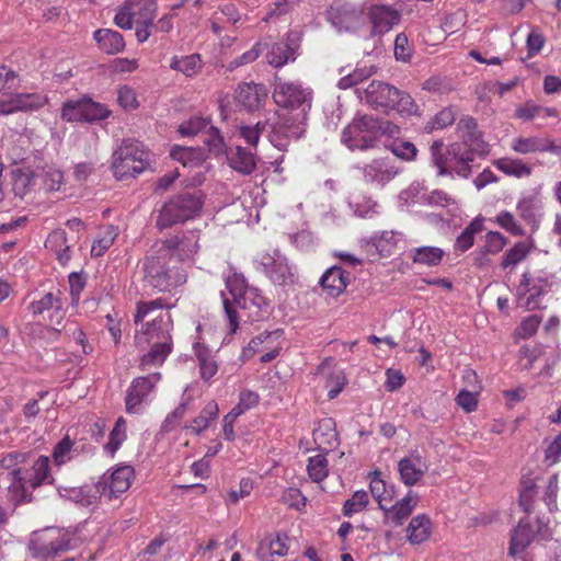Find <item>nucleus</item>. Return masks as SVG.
Segmentation results:
<instances>
[{
	"mask_svg": "<svg viewBox=\"0 0 561 561\" xmlns=\"http://www.w3.org/2000/svg\"><path fill=\"white\" fill-rule=\"evenodd\" d=\"M140 272L144 286L157 293H173L187 280L184 265L156 243L140 261Z\"/></svg>",
	"mask_w": 561,
	"mask_h": 561,
	"instance_id": "1",
	"label": "nucleus"
},
{
	"mask_svg": "<svg viewBox=\"0 0 561 561\" xmlns=\"http://www.w3.org/2000/svg\"><path fill=\"white\" fill-rule=\"evenodd\" d=\"M204 202V193L196 188L173 195L159 209L156 227L162 231L194 219L199 215Z\"/></svg>",
	"mask_w": 561,
	"mask_h": 561,
	"instance_id": "2",
	"label": "nucleus"
},
{
	"mask_svg": "<svg viewBox=\"0 0 561 561\" xmlns=\"http://www.w3.org/2000/svg\"><path fill=\"white\" fill-rule=\"evenodd\" d=\"M33 477L22 476V471L8 472L11 483L8 486V501L16 507L21 504L32 503L35 497L31 490H35L45 483H53L49 458L41 455L33 461Z\"/></svg>",
	"mask_w": 561,
	"mask_h": 561,
	"instance_id": "3",
	"label": "nucleus"
},
{
	"mask_svg": "<svg viewBox=\"0 0 561 561\" xmlns=\"http://www.w3.org/2000/svg\"><path fill=\"white\" fill-rule=\"evenodd\" d=\"M267 138L278 150H287L293 140H299L306 133L307 114L305 110L294 113L279 110L275 118H268Z\"/></svg>",
	"mask_w": 561,
	"mask_h": 561,
	"instance_id": "4",
	"label": "nucleus"
},
{
	"mask_svg": "<svg viewBox=\"0 0 561 561\" xmlns=\"http://www.w3.org/2000/svg\"><path fill=\"white\" fill-rule=\"evenodd\" d=\"M149 153L135 140H124L113 153L112 171L119 180L136 178L149 165Z\"/></svg>",
	"mask_w": 561,
	"mask_h": 561,
	"instance_id": "5",
	"label": "nucleus"
},
{
	"mask_svg": "<svg viewBox=\"0 0 561 561\" xmlns=\"http://www.w3.org/2000/svg\"><path fill=\"white\" fill-rule=\"evenodd\" d=\"M459 134L461 140L449 145V153L459 162L456 174L468 179L471 175V163L476 160V157H485L490 149L480 130Z\"/></svg>",
	"mask_w": 561,
	"mask_h": 561,
	"instance_id": "6",
	"label": "nucleus"
},
{
	"mask_svg": "<svg viewBox=\"0 0 561 561\" xmlns=\"http://www.w3.org/2000/svg\"><path fill=\"white\" fill-rule=\"evenodd\" d=\"M366 10L359 3L333 0L325 10V19L337 32L357 33L367 26Z\"/></svg>",
	"mask_w": 561,
	"mask_h": 561,
	"instance_id": "7",
	"label": "nucleus"
},
{
	"mask_svg": "<svg viewBox=\"0 0 561 561\" xmlns=\"http://www.w3.org/2000/svg\"><path fill=\"white\" fill-rule=\"evenodd\" d=\"M256 262L259 263L260 271L264 273L273 285L288 289L298 283L296 267L289 264L288 259L279 250L260 254Z\"/></svg>",
	"mask_w": 561,
	"mask_h": 561,
	"instance_id": "8",
	"label": "nucleus"
},
{
	"mask_svg": "<svg viewBox=\"0 0 561 561\" xmlns=\"http://www.w3.org/2000/svg\"><path fill=\"white\" fill-rule=\"evenodd\" d=\"M71 535L57 527H47L35 531L30 540L28 549L35 558H48L70 548Z\"/></svg>",
	"mask_w": 561,
	"mask_h": 561,
	"instance_id": "9",
	"label": "nucleus"
},
{
	"mask_svg": "<svg viewBox=\"0 0 561 561\" xmlns=\"http://www.w3.org/2000/svg\"><path fill=\"white\" fill-rule=\"evenodd\" d=\"M199 230H186L176 234L167 237L165 239L154 242L168 254L179 260V264L190 261L198 252L199 249Z\"/></svg>",
	"mask_w": 561,
	"mask_h": 561,
	"instance_id": "10",
	"label": "nucleus"
},
{
	"mask_svg": "<svg viewBox=\"0 0 561 561\" xmlns=\"http://www.w3.org/2000/svg\"><path fill=\"white\" fill-rule=\"evenodd\" d=\"M373 115H363L355 118L347 125L341 135V141L348 149L367 150L377 146L375 133L373 131Z\"/></svg>",
	"mask_w": 561,
	"mask_h": 561,
	"instance_id": "11",
	"label": "nucleus"
},
{
	"mask_svg": "<svg viewBox=\"0 0 561 561\" xmlns=\"http://www.w3.org/2000/svg\"><path fill=\"white\" fill-rule=\"evenodd\" d=\"M552 282L547 276L533 277L525 272L518 286V301L527 310L541 307V297L551 290Z\"/></svg>",
	"mask_w": 561,
	"mask_h": 561,
	"instance_id": "12",
	"label": "nucleus"
},
{
	"mask_svg": "<svg viewBox=\"0 0 561 561\" xmlns=\"http://www.w3.org/2000/svg\"><path fill=\"white\" fill-rule=\"evenodd\" d=\"M301 44V33L299 31H289L285 36L270 46L266 53L267 62L275 67L280 68L289 61H295Z\"/></svg>",
	"mask_w": 561,
	"mask_h": 561,
	"instance_id": "13",
	"label": "nucleus"
},
{
	"mask_svg": "<svg viewBox=\"0 0 561 561\" xmlns=\"http://www.w3.org/2000/svg\"><path fill=\"white\" fill-rule=\"evenodd\" d=\"M366 16L367 23L370 24L369 38L381 37L398 25L402 19L400 11L386 4L369 5L366 10Z\"/></svg>",
	"mask_w": 561,
	"mask_h": 561,
	"instance_id": "14",
	"label": "nucleus"
},
{
	"mask_svg": "<svg viewBox=\"0 0 561 561\" xmlns=\"http://www.w3.org/2000/svg\"><path fill=\"white\" fill-rule=\"evenodd\" d=\"M135 478V470L129 465L117 466L108 476L103 474L98 481L104 497L107 500L117 499L125 493Z\"/></svg>",
	"mask_w": 561,
	"mask_h": 561,
	"instance_id": "15",
	"label": "nucleus"
},
{
	"mask_svg": "<svg viewBox=\"0 0 561 561\" xmlns=\"http://www.w3.org/2000/svg\"><path fill=\"white\" fill-rule=\"evenodd\" d=\"M273 99L282 110L298 112L305 110L306 113L310 108L307 94L300 85L295 83L283 82L275 85Z\"/></svg>",
	"mask_w": 561,
	"mask_h": 561,
	"instance_id": "16",
	"label": "nucleus"
},
{
	"mask_svg": "<svg viewBox=\"0 0 561 561\" xmlns=\"http://www.w3.org/2000/svg\"><path fill=\"white\" fill-rule=\"evenodd\" d=\"M173 328V321L170 313L159 316L151 321L145 323L140 332L135 335V342L137 346H141L142 343L162 342L164 337L169 339V343H173L171 330Z\"/></svg>",
	"mask_w": 561,
	"mask_h": 561,
	"instance_id": "17",
	"label": "nucleus"
},
{
	"mask_svg": "<svg viewBox=\"0 0 561 561\" xmlns=\"http://www.w3.org/2000/svg\"><path fill=\"white\" fill-rule=\"evenodd\" d=\"M160 380V374L154 373L149 376L135 378L127 389L125 397V407L127 413H137L140 404L147 399L148 394L154 389Z\"/></svg>",
	"mask_w": 561,
	"mask_h": 561,
	"instance_id": "18",
	"label": "nucleus"
},
{
	"mask_svg": "<svg viewBox=\"0 0 561 561\" xmlns=\"http://www.w3.org/2000/svg\"><path fill=\"white\" fill-rule=\"evenodd\" d=\"M267 99V89L262 83L243 82L238 84L234 91V100L238 106L247 112L259 111Z\"/></svg>",
	"mask_w": 561,
	"mask_h": 561,
	"instance_id": "19",
	"label": "nucleus"
},
{
	"mask_svg": "<svg viewBox=\"0 0 561 561\" xmlns=\"http://www.w3.org/2000/svg\"><path fill=\"white\" fill-rule=\"evenodd\" d=\"M46 103L47 98L39 93H16L9 99L0 100V114L33 112L42 108Z\"/></svg>",
	"mask_w": 561,
	"mask_h": 561,
	"instance_id": "20",
	"label": "nucleus"
},
{
	"mask_svg": "<svg viewBox=\"0 0 561 561\" xmlns=\"http://www.w3.org/2000/svg\"><path fill=\"white\" fill-rule=\"evenodd\" d=\"M398 89L387 82L371 81L365 90L367 104L378 110L389 111L398 98Z\"/></svg>",
	"mask_w": 561,
	"mask_h": 561,
	"instance_id": "21",
	"label": "nucleus"
},
{
	"mask_svg": "<svg viewBox=\"0 0 561 561\" xmlns=\"http://www.w3.org/2000/svg\"><path fill=\"white\" fill-rule=\"evenodd\" d=\"M398 174V169L385 158L374 159L363 168L364 181L369 184L385 186Z\"/></svg>",
	"mask_w": 561,
	"mask_h": 561,
	"instance_id": "22",
	"label": "nucleus"
},
{
	"mask_svg": "<svg viewBox=\"0 0 561 561\" xmlns=\"http://www.w3.org/2000/svg\"><path fill=\"white\" fill-rule=\"evenodd\" d=\"M427 470L428 466L426 461L416 453L402 458L398 462L400 479L408 486L416 484Z\"/></svg>",
	"mask_w": 561,
	"mask_h": 561,
	"instance_id": "23",
	"label": "nucleus"
},
{
	"mask_svg": "<svg viewBox=\"0 0 561 561\" xmlns=\"http://www.w3.org/2000/svg\"><path fill=\"white\" fill-rule=\"evenodd\" d=\"M313 440L319 450L328 454L340 445L336 423L332 417H325L318 422L312 432Z\"/></svg>",
	"mask_w": 561,
	"mask_h": 561,
	"instance_id": "24",
	"label": "nucleus"
},
{
	"mask_svg": "<svg viewBox=\"0 0 561 561\" xmlns=\"http://www.w3.org/2000/svg\"><path fill=\"white\" fill-rule=\"evenodd\" d=\"M512 149L522 154L548 151L561 156V144L541 137L516 138L512 144Z\"/></svg>",
	"mask_w": 561,
	"mask_h": 561,
	"instance_id": "25",
	"label": "nucleus"
},
{
	"mask_svg": "<svg viewBox=\"0 0 561 561\" xmlns=\"http://www.w3.org/2000/svg\"><path fill=\"white\" fill-rule=\"evenodd\" d=\"M351 282V274L341 266L333 265L320 278L319 284L331 297H339Z\"/></svg>",
	"mask_w": 561,
	"mask_h": 561,
	"instance_id": "26",
	"label": "nucleus"
},
{
	"mask_svg": "<svg viewBox=\"0 0 561 561\" xmlns=\"http://www.w3.org/2000/svg\"><path fill=\"white\" fill-rule=\"evenodd\" d=\"M228 165L242 175H250L256 169V157L250 148L236 146L226 154Z\"/></svg>",
	"mask_w": 561,
	"mask_h": 561,
	"instance_id": "27",
	"label": "nucleus"
},
{
	"mask_svg": "<svg viewBox=\"0 0 561 561\" xmlns=\"http://www.w3.org/2000/svg\"><path fill=\"white\" fill-rule=\"evenodd\" d=\"M444 147L445 145L442 139L432 142L430 147L431 161L437 168L438 175H449L453 178L454 173L456 174V168L459 165V162L449 153V146L446 147L445 151Z\"/></svg>",
	"mask_w": 561,
	"mask_h": 561,
	"instance_id": "28",
	"label": "nucleus"
},
{
	"mask_svg": "<svg viewBox=\"0 0 561 561\" xmlns=\"http://www.w3.org/2000/svg\"><path fill=\"white\" fill-rule=\"evenodd\" d=\"M534 530L528 518H522L513 528L508 547V556L515 558L523 552L534 539Z\"/></svg>",
	"mask_w": 561,
	"mask_h": 561,
	"instance_id": "29",
	"label": "nucleus"
},
{
	"mask_svg": "<svg viewBox=\"0 0 561 561\" xmlns=\"http://www.w3.org/2000/svg\"><path fill=\"white\" fill-rule=\"evenodd\" d=\"M193 351L198 363L201 379L205 382L210 381L218 373V364L210 348L202 342H195Z\"/></svg>",
	"mask_w": 561,
	"mask_h": 561,
	"instance_id": "30",
	"label": "nucleus"
},
{
	"mask_svg": "<svg viewBox=\"0 0 561 561\" xmlns=\"http://www.w3.org/2000/svg\"><path fill=\"white\" fill-rule=\"evenodd\" d=\"M145 345H150V350L148 353L144 354L140 357L139 367L142 370H146L152 366H159L164 363L168 355L172 352L173 343H169V339L163 340L162 342H152V343H142L140 347Z\"/></svg>",
	"mask_w": 561,
	"mask_h": 561,
	"instance_id": "31",
	"label": "nucleus"
},
{
	"mask_svg": "<svg viewBox=\"0 0 561 561\" xmlns=\"http://www.w3.org/2000/svg\"><path fill=\"white\" fill-rule=\"evenodd\" d=\"M419 497L412 491L391 507L386 506L385 516L394 526H400L411 515Z\"/></svg>",
	"mask_w": 561,
	"mask_h": 561,
	"instance_id": "32",
	"label": "nucleus"
},
{
	"mask_svg": "<svg viewBox=\"0 0 561 561\" xmlns=\"http://www.w3.org/2000/svg\"><path fill=\"white\" fill-rule=\"evenodd\" d=\"M484 218L478 216L460 232L454 242V252L459 255L467 252L474 243L476 234L484 230Z\"/></svg>",
	"mask_w": 561,
	"mask_h": 561,
	"instance_id": "33",
	"label": "nucleus"
},
{
	"mask_svg": "<svg viewBox=\"0 0 561 561\" xmlns=\"http://www.w3.org/2000/svg\"><path fill=\"white\" fill-rule=\"evenodd\" d=\"M93 38L100 48L110 55L118 54L125 48L124 37L117 31L99 28L93 33Z\"/></svg>",
	"mask_w": 561,
	"mask_h": 561,
	"instance_id": "34",
	"label": "nucleus"
},
{
	"mask_svg": "<svg viewBox=\"0 0 561 561\" xmlns=\"http://www.w3.org/2000/svg\"><path fill=\"white\" fill-rule=\"evenodd\" d=\"M62 296L64 295L59 289L47 293L41 299L32 301L28 306V310L34 317L49 310H54L56 313H59L64 307Z\"/></svg>",
	"mask_w": 561,
	"mask_h": 561,
	"instance_id": "35",
	"label": "nucleus"
},
{
	"mask_svg": "<svg viewBox=\"0 0 561 561\" xmlns=\"http://www.w3.org/2000/svg\"><path fill=\"white\" fill-rule=\"evenodd\" d=\"M444 256V250L438 247H420L410 252L413 263L430 267L439 265Z\"/></svg>",
	"mask_w": 561,
	"mask_h": 561,
	"instance_id": "36",
	"label": "nucleus"
},
{
	"mask_svg": "<svg viewBox=\"0 0 561 561\" xmlns=\"http://www.w3.org/2000/svg\"><path fill=\"white\" fill-rule=\"evenodd\" d=\"M69 497L83 506L95 504L102 496H104L99 482L92 484H84L80 488H73L69 491Z\"/></svg>",
	"mask_w": 561,
	"mask_h": 561,
	"instance_id": "37",
	"label": "nucleus"
},
{
	"mask_svg": "<svg viewBox=\"0 0 561 561\" xmlns=\"http://www.w3.org/2000/svg\"><path fill=\"white\" fill-rule=\"evenodd\" d=\"M431 520L426 515L413 517L408 527V539L413 545L424 542L431 535Z\"/></svg>",
	"mask_w": 561,
	"mask_h": 561,
	"instance_id": "38",
	"label": "nucleus"
},
{
	"mask_svg": "<svg viewBox=\"0 0 561 561\" xmlns=\"http://www.w3.org/2000/svg\"><path fill=\"white\" fill-rule=\"evenodd\" d=\"M135 22L153 23L157 15V0H127Z\"/></svg>",
	"mask_w": 561,
	"mask_h": 561,
	"instance_id": "39",
	"label": "nucleus"
},
{
	"mask_svg": "<svg viewBox=\"0 0 561 561\" xmlns=\"http://www.w3.org/2000/svg\"><path fill=\"white\" fill-rule=\"evenodd\" d=\"M46 247L55 251L57 260L61 265H66L70 261V247L67 244L65 231L51 232L46 240Z\"/></svg>",
	"mask_w": 561,
	"mask_h": 561,
	"instance_id": "40",
	"label": "nucleus"
},
{
	"mask_svg": "<svg viewBox=\"0 0 561 561\" xmlns=\"http://www.w3.org/2000/svg\"><path fill=\"white\" fill-rule=\"evenodd\" d=\"M170 68L181 71L187 77H193L198 73L203 68V62L198 54L178 57L171 59Z\"/></svg>",
	"mask_w": 561,
	"mask_h": 561,
	"instance_id": "41",
	"label": "nucleus"
},
{
	"mask_svg": "<svg viewBox=\"0 0 561 561\" xmlns=\"http://www.w3.org/2000/svg\"><path fill=\"white\" fill-rule=\"evenodd\" d=\"M494 165L510 176L524 178L531 174V168L520 159L500 158L494 161Z\"/></svg>",
	"mask_w": 561,
	"mask_h": 561,
	"instance_id": "42",
	"label": "nucleus"
},
{
	"mask_svg": "<svg viewBox=\"0 0 561 561\" xmlns=\"http://www.w3.org/2000/svg\"><path fill=\"white\" fill-rule=\"evenodd\" d=\"M218 412V404L215 401H209L192 421V424L186 427L191 428L196 435H201L209 426L210 422L217 417Z\"/></svg>",
	"mask_w": 561,
	"mask_h": 561,
	"instance_id": "43",
	"label": "nucleus"
},
{
	"mask_svg": "<svg viewBox=\"0 0 561 561\" xmlns=\"http://www.w3.org/2000/svg\"><path fill=\"white\" fill-rule=\"evenodd\" d=\"M34 457L35 455L32 451L13 450L2 455L0 458V467L9 470V472H14L15 470L22 471L21 466L28 465Z\"/></svg>",
	"mask_w": 561,
	"mask_h": 561,
	"instance_id": "44",
	"label": "nucleus"
},
{
	"mask_svg": "<svg viewBox=\"0 0 561 561\" xmlns=\"http://www.w3.org/2000/svg\"><path fill=\"white\" fill-rule=\"evenodd\" d=\"M126 421L123 416H119L113 430L108 435V442L104 445V450L111 456L114 457L116 451L119 449L122 444L126 440Z\"/></svg>",
	"mask_w": 561,
	"mask_h": 561,
	"instance_id": "45",
	"label": "nucleus"
},
{
	"mask_svg": "<svg viewBox=\"0 0 561 561\" xmlns=\"http://www.w3.org/2000/svg\"><path fill=\"white\" fill-rule=\"evenodd\" d=\"M531 247L527 241H518L503 255L501 267H514L524 261L530 253Z\"/></svg>",
	"mask_w": 561,
	"mask_h": 561,
	"instance_id": "46",
	"label": "nucleus"
},
{
	"mask_svg": "<svg viewBox=\"0 0 561 561\" xmlns=\"http://www.w3.org/2000/svg\"><path fill=\"white\" fill-rule=\"evenodd\" d=\"M170 156L183 165H198L204 160V152L201 149L174 146Z\"/></svg>",
	"mask_w": 561,
	"mask_h": 561,
	"instance_id": "47",
	"label": "nucleus"
},
{
	"mask_svg": "<svg viewBox=\"0 0 561 561\" xmlns=\"http://www.w3.org/2000/svg\"><path fill=\"white\" fill-rule=\"evenodd\" d=\"M111 111L99 102H94L91 98L84 96L83 122L93 123L105 119L110 116Z\"/></svg>",
	"mask_w": 561,
	"mask_h": 561,
	"instance_id": "48",
	"label": "nucleus"
},
{
	"mask_svg": "<svg viewBox=\"0 0 561 561\" xmlns=\"http://www.w3.org/2000/svg\"><path fill=\"white\" fill-rule=\"evenodd\" d=\"M268 121L257 122L254 125H241L239 136L250 146L255 148L263 133H267Z\"/></svg>",
	"mask_w": 561,
	"mask_h": 561,
	"instance_id": "49",
	"label": "nucleus"
},
{
	"mask_svg": "<svg viewBox=\"0 0 561 561\" xmlns=\"http://www.w3.org/2000/svg\"><path fill=\"white\" fill-rule=\"evenodd\" d=\"M203 141L214 157L226 156L229 151V148L217 127L209 126L207 136Z\"/></svg>",
	"mask_w": 561,
	"mask_h": 561,
	"instance_id": "50",
	"label": "nucleus"
},
{
	"mask_svg": "<svg viewBox=\"0 0 561 561\" xmlns=\"http://www.w3.org/2000/svg\"><path fill=\"white\" fill-rule=\"evenodd\" d=\"M307 471L313 482L323 481L329 473V465L323 454L310 457L308 460Z\"/></svg>",
	"mask_w": 561,
	"mask_h": 561,
	"instance_id": "51",
	"label": "nucleus"
},
{
	"mask_svg": "<svg viewBox=\"0 0 561 561\" xmlns=\"http://www.w3.org/2000/svg\"><path fill=\"white\" fill-rule=\"evenodd\" d=\"M73 442L69 435H66L58 442L53 449V458L57 466H61L72 458V454L77 453Z\"/></svg>",
	"mask_w": 561,
	"mask_h": 561,
	"instance_id": "52",
	"label": "nucleus"
},
{
	"mask_svg": "<svg viewBox=\"0 0 561 561\" xmlns=\"http://www.w3.org/2000/svg\"><path fill=\"white\" fill-rule=\"evenodd\" d=\"M368 503V493L364 490L356 491L351 499L344 502L342 513L344 516L351 517L353 514L365 510Z\"/></svg>",
	"mask_w": 561,
	"mask_h": 561,
	"instance_id": "53",
	"label": "nucleus"
},
{
	"mask_svg": "<svg viewBox=\"0 0 561 561\" xmlns=\"http://www.w3.org/2000/svg\"><path fill=\"white\" fill-rule=\"evenodd\" d=\"M398 98L393 100V107L390 110L397 111L400 115L412 116L419 114V106L414 102L413 98L398 89Z\"/></svg>",
	"mask_w": 561,
	"mask_h": 561,
	"instance_id": "54",
	"label": "nucleus"
},
{
	"mask_svg": "<svg viewBox=\"0 0 561 561\" xmlns=\"http://www.w3.org/2000/svg\"><path fill=\"white\" fill-rule=\"evenodd\" d=\"M84 96L78 100H68L62 104L61 118L67 122H83Z\"/></svg>",
	"mask_w": 561,
	"mask_h": 561,
	"instance_id": "55",
	"label": "nucleus"
},
{
	"mask_svg": "<svg viewBox=\"0 0 561 561\" xmlns=\"http://www.w3.org/2000/svg\"><path fill=\"white\" fill-rule=\"evenodd\" d=\"M12 175V190L16 196L23 197L30 190L33 175L30 171L15 169L11 173Z\"/></svg>",
	"mask_w": 561,
	"mask_h": 561,
	"instance_id": "56",
	"label": "nucleus"
},
{
	"mask_svg": "<svg viewBox=\"0 0 561 561\" xmlns=\"http://www.w3.org/2000/svg\"><path fill=\"white\" fill-rule=\"evenodd\" d=\"M251 306L255 307L259 311L268 306L265 297L257 288L253 287H249L241 299L238 300V307L242 309H249Z\"/></svg>",
	"mask_w": 561,
	"mask_h": 561,
	"instance_id": "57",
	"label": "nucleus"
},
{
	"mask_svg": "<svg viewBox=\"0 0 561 561\" xmlns=\"http://www.w3.org/2000/svg\"><path fill=\"white\" fill-rule=\"evenodd\" d=\"M171 308V306L167 305L163 298H157L150 301H139L137 302V310L134 314V322L136 324L144 321V319L152 311L158 309Z\"/></svg>",
	"mask_w": 561,
	"mask_h": 561,
	"instance_id": "58",
	"label": "nucleus"
},
{
	"mask_svg": "<svg viewBox=\"0 0 561 561\" xmlns=\"http://www.w3.org/2000/svg\"><path fill=\"white\" fill-rule=\"evenodd\" d=\"M495 222L503 229H505L507 232H510L513 236H524L525 230L522 228V226L517 222L514 215L507 210L501 211L495 217Z\"/></svg>",
	"mask_w": 561,
	"mask_h": 561,
	"instance_id": "59",
	"label": "nucleus"
},
{
	"mask_svg": "<svg viewBox=\"0 0 561 561\" xmlns=\"http://www.w3.org/2000/svg\"><path fill=\"white\" fill-rule=\"evenodd\" d=\"M350 206L357 216L368 217L376 213L375 208L377 207V203L370 197L360 198L359 196H352Z\"/></svg>",
	"mask_w": 561,
	"mask_h": 561,
	"instance_id": "60",
	"label": "nucleus"
},
{
	"mask_svg": "<svg viewBox=\"0 0 561 561\" xmlns=\"http://www.w3.org/2000/svg\"><path fill=\"white\" fill-rule=\"evenodd\" d=\"M387 483L381 479L380 471H374L371 473L369 489L371 495L377 500L380 510L386 511L385 504V492H386Z\"/></svg>",
	"mask_w": 561,
	"mask_h": 561,
	"instance_id": "61",
	"label": "nucleus"
},
{
	"mask_svg": "<svg viewBox=\"0 0 561 561\" xmlns=\"http://www.w3.org/2000/svg\"><path fill=\"white\" fill-rule=\"evenodd\" d=\"M371 125L377 141L381 136L394 137L400 131V128L392 122L375 116H373Z\"/></svg>",
	"mask_w": 561,
	"mask_h": 561,
	"instance_id": "62",
	"label": "nucleus"
},
{
	"mask_svg": "<svg viewBox=\"0 0 561 561\" xmlns=\"http://www.w3.org/2000/svg\"><path fill=\"white\" fill-rule=\"evenodd\" d=\"M507 243L506 237L499 231H489L485 234L483 244L484 252H489L492 255L500 253Z\"/></svg>",
	"mask_w": 561,
	"mask_h": 561,
	"instance_id": "63",
	"label": "nucleus"
},
{
	"mask_svg": "<svg viewBox=\"0 0 561 561\" xmlns=\"http://www.w3.org/2000/svg\"><path fill=\"white\" fill-rule=\"evenodd\" d=\"M413 53V47L409 44L408 36L404 33H399L394 38V57L397 60L410 61Z\"/></svg>",
	"mask_w": 561,
	"mask_h": 561,
	"instance_id": "64",
	"label": "nucleus"
}]
</instances>
